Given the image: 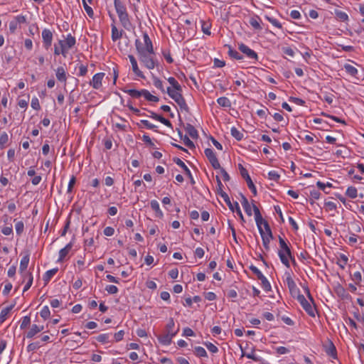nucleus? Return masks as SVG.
<instances>
[{
  "mask_svg": "<svg viewBox=\"0 0 364 364\" xmlns=\"http://www.w3.org/2000/svg\"><path fill=\"white\" fill-rule=\"evenodd\" d=\"M221 197L223 198V200H225V203L227 204V205L228 206L230 210H232V212H234L235 208V203H231L228 195L225 192H223V193H221Z\"/></svg>",
  "mask_w": 364,
  "mask_h": 364,
  "instance_id": "nucleus-32",
  "label": "nucleus"
},
{
  "mask_svg": "<svg viewBox=\"0 0 364 364\" xmlns=\"http://www.w3.org/2000/svg\"><path fill=\"white\" fill-rule=\"evenodd\" d=\"M297 300L310 316H315V306H312L311 304L306 299L304 295L298 296Z\"/></svg>",
  "mask_w": 364,
  "mask_h": 364,
  "instance_id": "nucleus-5",
  "label": "nucleus"
},
{
  "mask_svg": "<svg viewBox=\"0 0 364 364\" xmlns=\"http://www.w3.org/2000/svg\"><path fill=\"white\" fill-rule=\"evenodd\" d=\"M50 314V312L49 308L47 306H43L40 312L41 316L45 320L49 318Z\"/></svg>",
  "mask_w": 364,
  "mask_h": 364,
  "instance_id": "nucleus-50",
  "label": "nucleus"
},
{
  "mask_svg": "<svg viewBox=\"0 0 364 364\" xmlns=\"http://www.w3.org/2000/svg\"><path fill=\"white\" fill-rule=\"evenodd\" d=\"M255 222H256L257 226L258 228L259 232H262L263 229L262 228V225L264 223V221H265V220H263L261 213L255 214Z\"/></svg>",
  "mask_w": 364,
  "mask_h": 364,
  "instance_id": "nucleus-43",
  "label": "nucleus"
},
{
  "mask_svg": "<svg viewBox=\"0 0 364 364\" xmlns=\"http://www.w3.org/2000/svg\"><path fill=\"white\" fill-rule=\"evenodd\" d=\"M175 326V322L173 318H170L166 326V333L168 334L175 333V336L177 334L179 328H178L176 331H173V328Z\"/></svg>",
  "mask_w": 364,
  "mask_h": 364,
  "instance_id": "nucleus-25",
  "label": "nucleus"
},
{
  "mask_svg": "<svg viewBox=\"0 0 364 364\" xmlns=\"http://www.w3.org/2000/svg\"><path fill=\"white\" fill-rule=\"evenodd\" d=\"M352 280L355 282L356 285H360L362 281V275L360 272H355L353 274L350 275Z\"/></svg>",
  "mask_w": 364,
  "mask_h": 364,
  "instance_id": "nucleus-46",
  "label": "nucleus"
},
{
  "mask_svg": "<svg viewBox=\"0 0 364 364\" xmlns=\"http://www.w3.org/2000/svg\"><path fill=\"white\" fill-rule=\"evenodd\" d=\"M105 76V73H98L92 77V80L90 82V85L95 89H99L102 86V81Z\"/></svg>",
  "mask_w": 364,
  "mask_h": 364,
  "instance_id": "nucleus-12",
  "label": "nucleus"
},
{
  "mask_svg": "<svg viewBox=\"0 0 364 364\" xmlns=\"http://www.w3.org/2000/svg\"><path fill=\"white\" fill-rule=\"evenodd\" d=\"M286 282L289 289V291L293 296H296V299H298V296H303L302 294H300L299 288L297 287L296 283L294 282L291 276H288L287 277Z\"/></svg>",
  "mask_w": 364,
  "mask_h": 364,
  "instance_id": "nucleus-8",
  "label": "nucleus"
},
{
  "mask_svg": "<svg viewBox=\"0 0 364 364\" xmlns=\"http://www.w3.org/2000/svg\"><path fill=\"white\" fill-rule=\"evenodd\" d=\"M31 323V318L29 316H26L23 317L21 323L20 325L21 329L26 328L28 326H29Z\"/></svg>",
  "mask_w": 364,
  "mask_h": 364,
  "instance_id": "nucleus-53",
  "label": "nucleus"
},
{
  "mask_svg": "<svg viewBox=\"0 0 364 364\" xmlns=\"http://www.w3.org/2000/svg\"><path fill=\"white\" fill-rule=\"evenodd\" d=\"M31 105V107L36 110H39L41 109L39 101L37 97H33L32 99Z\"/></svg>",
  "mask_w": 364,
  "mask_h": 364,
  "instance_id": "nucleus-61",
  "label": "nucleus"
},
{
  "mask_svg": "<svg viewBox=\"0 0 364 364\" xmlns=\"http://www.w3.org/2000/svg\"><path fill=\"white\" fill-rule=\"evenodd\" d=\"M153 84L156 87L160 89L163 92H165L164 85H163V82L159 78L154 77V80H153Z\"/></svg>",
  "mask_w": 364,
  "mask_h": 364,
  "instance_id": "nucleus-55",
  "label": "nucleus"
},
{
  "mask_svg": "<svg viewBox=\"0 0 364 364\" xmlns=\"http://www.w3.org/2000/svg\"><path fill=\"white\" fill-rule=\"evenodd\" d=\"M58 271V268H53L46 272V274L43 276V280L46 284L51 279V278L57 273Z\"/></svg>",
  "mask_w": 364,
  "mask_h": 364,
  "instance_id": "nucleus-28",
  "label": "nucleus"
},
{
  "mask_svg": "<svg viewBox=\"0 0 364 364\" xmlns=\"http://www.w3.org/2000/svg\"><path fill=\"white\" fill-rule=\"evenodd\" d=\"M217 102L218 105L223 107H230L231 106V102L228 98L226 97H221L217 100Z\"/></svg>",
  "mask_w": 364,
  "mask_h": 364,
  "instance_id": "nucleus-35",
  "label": "nucleus"
},
{
  "mask_svg": "<svg viewBox=\"0 0 364 364\" xmlns=\"http://www.w3.org/2000/svg\"><path fill=\"white\" fill-rule=\"evenodd\" d=\"M105 290L110 294H114L118 292V288L114 285H107Z\"/></svg>",
  "mask_w": 364,
  "mask_h": 364,
  "instance_id": "nucleus-58",
  "label": "nucleus"
},
{
  "mask_svg": "<svg viewBox=\"0 0 364 364\" xmlns=\"http://www.w3.org/2000/svg\"><path fill=\"white\" fill-rule=\"evenodd\" d=\"M239 169L240 171V174L242 177L246 181L248 188L252 191L254 196L257 195V189L255 186L254 185L250 176L248 174V172L245 168H244L241 164H239Z\"/></svg>",
  "mask_w": 364,
  "mask_h": 364,
  "instance_id": "nucleus-4",
  "label": "nucleus"
},
{
  "mask_svg": "<svg viewBox=\"0 0 364 364\" xmlns=\"http://www.w3.org/2000/svg\"><path fill=\"white\" fill-rule=\"evenodd\" d=\"M143 38L144 41V44L139 39H136L135 41L136 49L138 55L146 51L151 53H154V47L152 42L149 35L146 32L143 33Z\"/></svg>",
  "mask_w": 364,
  "mask_h": 364,
  "instance_id": "nucleus-2",
  "label": "nucleus"
},
{
  "mask_svg": "<svg viewBox=\"0 0 364 364\" xmlns=\"http://www.w3.org/2000/svg\"><path fill=\"white\" fill-rule=\"evenodd\" d=\"M29 260V254H26L25 256L23 257V258L21 260L19 272L23 274V276H24V274L26 273L25 271L28 267Z\"/></svg>",
  "mask_w": 364,
  "mask_h": 364,
  "instance_id": "nucleus-17",
  "label": "nucleus"
},
{
  "mask_svg": "<svg viewBox=\"0 0 364 364\" xmlns=\"http://www.w3.org/2000/svg\"><path fill=\"white\" fill-rule=\"evenodd\" d=\"M181 139L183 140L184 144L189 149L195 148L194 143L186 135H184Z\"/></svg>",
  "mask_w": 364,
  "mask_h": 364,
  "instance_id": "nucleus-56",
  "label": "nucleus"
},
{
  "mask_svg": "<svg viewBox=\"0 0 364 364\" xmlns=\"http://www.w3.org/2000/svg\"><path fill=\"white\" fill-rule=\"evenodd\" d=\"M264 225V229H265V235H268L269 237H273V235L270 228V226L269 225L268 223L265 220L262 223Z\"/></svg>",
  "mask_w": 364,
  "mask_h": 364,
  "instance_id": "nucleus-60",
  "label": "nucleus"
},
{
  "mask_svg": "<svg viewBox=\"0 0 364 364\" xmlns=\"http://www.w3.org/2000/svg\"><path fill=\"white\" fill-rule=\"evenodd\" d=\"M194 353L198 357H207V352L203 347L197 346L194 349Z\"/></svg>",
  "mask_w": 364,
  "mask_h": 364,
  "instance_id": "nucleus-44",
  "label": "nucleus"
},
{
  "mask_svg": "<svg viewBox=\"0 0 364 364\" xmlns=\"http://www.w3.org/2000/svg\"><path fill=\"white\" fill-rule=\"evenodd\" d=\"M73 247V243H68L64 248L61 249L59 252L58 262L63 261L65 257L68 255L69 252Z\"/></svg>",
  "mask_w": 364,
  "mask_h": 364,
  "instance_id": "nucleus-18",
  "label": "nucleus"
},
{
  "mask_svg": "<svg viewBox=\"0 0 364 364\" xmlns=\"http://www.w3.org/2000/svg\"><path fill=\"white\" fill-rule=\"evenodd\" d=\"M279 243L280 248L278 251V255L282 263L289 268L290 267L289 259H293L291 249L285 240L280 236H279Z\"/></svg>",
  "mask_w": 364,
  "mask_h": 364,
  "instance_id": "nucleus-1",
  "label": "nucleus"
},
{
  "mask_svg": "<svg viewBox=\"0 0 364 364\" xmlns=\"http://www.w3.org/2000/svg\"><path fill=\"white\" fill-rule=\"evenodd\" d=\"M167 93L168 95L175 101L177 102L179 99L183 97V95H181V91H175L171 87L167 88Z\"/></svg>",
  "mask_w": 364,
  "mask_h": 364,
  "instance_id": "nucleus-22",
  "label": "nucleus"
},
{
  "mask_svg": "<svg viewBox=\"0 0 364 364\" xmlns=\"http://www.w3.org/2000/svg\"><path fill=\"white\" fill-rule=\"evenodd\" d=\"M210 28H211V25L207 22H205V21H203V23H202V31L206 34V35H208L210 36L211 34V32H210Z\"/></svg>",
  "mask_w": 364,
  "mask_h": 364,
  "instance_id": "nucleus-52",
  "label": "nucleus"
},
{
  "mask_svg": "<svg viewBox=\"0 0 364 364\" xmlns=\"http://www.w3.org/2000/svg\"><path fill=\"white\" fill-rule=\"evenodd\" d=\"M9 141V136L6 132H3L0 136V149H3L5 144Z\"/></svg>",
  "mask_w": 364,
  "mask_h": 364,
  "instance_id": "nucleus-48",
  "label": "nucleus"
},
{
  "mask_svg": "<svg viewBox=\"0 0 364 364\" xmlns=\"http://www.w3.org/2000/svg\"><path fill=\"white\" fill-rule=\"evenodd\" d=\"M173 161L178 166H179L181 168H182L183 169L184 173H186V174L190 178L191 183L192 184H194L195 183V181H194V179L193 178L190 169L188 168V166L184 164V162L182 160H181L180 159H178V158H174L173 159Z\"/></svg>",
  "mask_w": 364,
  "mask_h": 364,
  "instance_id": "nucleus-10",
  "label": "nucleus"
},
{
  "mask_svg": "<svg viewBox=\"0 0 364 364\" xmlns=\"http://www.w3.org/2000/svg\"><path fill=\"white\" fill-rule=\"evenodd\" d=\"M326 352L333 358H336L337 356L336 347L332 342H330L329 346L328 348H326Z\"/></svg>",
  "mask_w": 364,
  "mask_h": 364,
  "instance_id": "nucleus-39",
  "label": "nucleus"
},
{
  "mask_svg": "<svg viewBox=\"0 0 364 364\" xmlns=\"http://www.w3.org/2000/svg\"><path fill=\"white\" fill-rule=\"evenodd\" d=\"M122 36V31H119L117 28L114 25H112V39L113 41H116L121 38Z\"/></svg>",
  "mask_w": 364,
  "mask_h": 364,
  "instance_id": "nucleus-29",
  "label": "nucleus"
},
{
  "mask_svg": "<svg viewBox=\"0 0 364 364\" xmlns=\"http://www.w3.org/2000/svg\"><path fill=\"white\" fill-rule=\"evenodd\" d=\"M238 49L245 54L248 58L253 59L255 61L258 60V55L255 51L250 48L244 43L239 44Z\"/></svg>",
  "mask_w": 364,
  "mask_h": 364,
  "instance_id": "nucleus-7",
  "label": "nucleus"
},
{
  "mask_svg": "<svg viewBox=\"0 0 364 364\" xmlns=\"http://www.w3.org/2000/svg\"><path fill=\"white\" fill-rule=\"evenodd\" d=\"M82 4H83V7H84L86 13L89 16V17L92 18L94 16L93 10L90 6L87 5L86 0H82Z\"/></svg>",
  "mask_w": 364,
  "mask_h": 364,
  "instance_id": "nucleus-51",
  "label": "nucleus"
},
{
  "mask_svg": "<svg viewBox=\"0 0 364 364\" xmlns=\"http://www.w3.org/2000/svg\"><path fill=\"white\" fill-rule=\"evenodd\" d=\"M357 189L353 186H350L348 188L346 194L350 198H355L358 196Z\"/></svg>",
  "mask_w": 364,
  "mask_h": 364,
  "instance_id": "nucleus-45",
  "label": "nucleus"
},
{
  "mask_svg": "<svg viewBox=\"0 0 364 364\" xmlns=\"http://www.w3.org/2000/svg\"><path fill=\"white\" fill-rule=\"evenodd\" d=\"M250 24L255 29L257 30H261L262 27L260 26V23L255 19V18H251L250 20Z\"/></svg>",
  "mask_w": 364,
  "mask_h": 364,
  "instance_id": "nucleus-64",
  "label": "nucleus"
},
{
  "mask_svg": "<svg viewBox=\"0 0 364 364\" xmlns=\"http://www.w3.org/2000/svg\"><path fill=\"white\" fill-rule=\"evenodd\" d=\"M41 347L38 342L31 343L27 346L28 352L34 351Z\"/></svg>",
  "mask_w": 364,
  "mask_h": 364,
  "instance_id": "nucleus-59",
  "label": "nucleus"
},
{
  "mask_svg": "<svg viewBox=\"0 0 364 364\" xmlns=\"http://www.w3.org/2000/svg\"><path fill=\"white\" fill-rule=\"evenodd\" d=\"M64 42H65V46L66 47V54H67L68 50L75 46L76 41H75V37L72 36L71 34H69V35H68V36L65 38V40L64 41Z\"/></svg>",
  "mask_w": 364,
  "mask_h": 364,
  "instance_id": "nucleus-24",
  "label": "nucleus"
},
{
  "mask_svg": "<svg viewBox=\"0 0 364 364\" xmlns=\"http://www.w3.org/2000/svg\"><path fill=\"white\" fill-rule=\"evenodd\" d=\"M336 295L343 300H348L351 299L350 295L347 292L346 289L341 285H337L334 289Z\"/></svg>",
  "mask_w": 364,
  "mask_h": 364,
  "instance_id": "nucleus-11",
  "label": "nucleus"
},
{
  "mask_svg": "<svg viewBox=\"0 0 364 364\" xmlns=\"http://www.w3.org/2000/svg\"><path fill=\"white\" fill-rule=\"evenodd\" d=\"M58 44L60 46V48L56 44L54 45V54L55 55H59L60 54H62L63 57L66 58V47L65 46L64 41L60 40L58 41Z\"/></svg>",
  "mask_w": 364,
  "mask_h": 364,
  "instance_id": "nucleus-14",
  "label": "nucleus"
},
{
  "mask_svg": "<svg viewBox=\"0 0 364 364\" xmlns=\"http://www.w3.org/2000/svg\"><path fill=\"white\" fill-rule=\"evenodd\" d=\"M205 345L211 353H215L218 351V347L211 343H205Z\"/></svg>",
  "mask_w": 364,
  "mask_h": 364,
  "instance_id": "nucleus-63",
  "label": "nucleus"
},
{
  "mask_svg": "<svg viewBox=\"0 0 364 364\" xmlns=\"http://www.w3.org/2000/svg\"><path fill=\"white\" fill-rule=\"evenodd\" d=\"M23 228L24 224L22 221H18L16 223L15 229L17 235H20L23 232Z\"/></svg>",
  "mask_w": 364,
  "mask_h": 364,
  "instance_id": "nucleus-54",
  "label": "nucleus"
},
{
  "mask_svg": "<svg viewBox=\"0 0 364 364\" xmlns=\"http://www.w3.org/2000/svg\"><path fill=\"white\" fill-rule=\"evenodd\" d=\"M259 233L262 237V244H263L264 249L267 251H269L270 250L269 242L273 239V237H268V235H266L264 230H262V232H259Z\"/></svg>",
  "mask_w": 364,
  "mask_h": 364,
  "instance_id": "nucleus-21",
  "label": "nucleus"
},
{
  "mask_svg": "<svg viewBox=\"0 0 364 364\" xmlns=\"http://www.w3.org/2000/svg\"><path fill=\"white\" fill-rule=\"evenodd\" d=\"M153 54L154 53H151L146 51L138 55L141 63H142L144 66L149 70L154 69L156 65L155 60L152 57Z\"/></svg>",
  "mask_w": 364,
  "mask_h": 364,
  "instance_id": "nucleus-3",
  "label": "nucleus"
},
{
  "mask_svg": "<svg viewBox=\"0 0 364 364\" xmlns=\"http://www.w3.org/2000/svg\"><path fill=\"white\" fill-rule=\"evenodd\" d=\"M241 204H242L245 213L248 215H252V208L248 202V200L244 196H242Z\"/></svg>",
  "mask_w": 364,
  "mask_h": 364,
  "instance_id": "nucleus-27",
  "label": "nucleus"
},
{
  "mask_svg": "<svg viewBox=\"0 0 364 364\" xmlns=\"http://www.w3.org/2000/svg\"><path fill=\"white\" fill-rule=\"evenodd\" d=\"M228 46V55L236 60H242L243 58V56L238 53L237 50L232 49L230 46Z\"/></svg>",
  "mask_w": 364,
  "mask_h": 364,
  "instance_id": "nucleus-34",
  "label": "nucleus"
},
{
  "mask_svg": "<svg viewBox=\"0 0 364 364\" xmlns=\"http://www.w3.org/2000/svg\"><path fill=\"white\" fill-rule=\"evenodd\" d=\"M143 97L149 102H157L159 101L158 97L151 95L147 90H143Z\"/></svg>",
  "mask_w": 364,
  "mask_h": 364,
  "instance_id": "nucleus-30",
  "label": "nucleus"
},
{
  "mask_svg": "<svg viewBox=\"0 0 364 364\" xmlns=\"http://www.w3.org/2000/svg\"><path fill=\"white\" fill-rule=\"evenodd\" d=\"M55 75L58 81L64 82V87H65L67 75L66 72L63 67L60 66L55 70Z\"/></svg>",
  "mask_w": 364,
  "mask_h": 364,
  "instance_id": "nucleus-15",
  "label": "nucleus"
},
{
  "mask_svg": "<svg viewBox=\"0 0 364 364\" xmlns=\"http://www.w3.org/2000/svg\"><path fill=\"white\" fill-rule=\"evenodd\" d=\"M42 38L44 47L46 49H48L52 44L53 41V33L49 29L45 28L42 31Z\"/></svg>",
  "mask_w": 364,
  "mask_h": 364,
  "instance_id": "nucleus-9",
  "label": "nucleus"
},
{
  "mask_svg": "<svg viewBox=\"0 0 364 364\" xmlns=\"http://www.w3.org/2000/svg\"><path fill=\"white\" fill-rule=\"evenodd\" d=\"M325 207L328 211L335 210L337 208L336 203L332 201L326 202Z\"/></svg>",
  "mask_w": 364,
  "mask_h": 364,
  "instance_id": "nucleus-62",
  "label": "nucleus"
},
{
  "mask_svg": "<svg viewBox=\"0 0 364 364\" xmlns=\"http://www.w3.org/2000/svg\"><path fill=\"white\" fill-rule=\"evenodd\" d=\"M269 178L275 181H277L279 178L280 175L275 171H271L268 173Z\"/></svg>",
  "mask_w": 364,
  "mask_h": 364,
  "instance_id": "nucleus-57",
  "label": "nucleus"
},
{
  "mask_svg": "<svg viewBox=\"0 0 364 364\" xmlns=\"http://www.w3.org/2000/svg\"><path fill=\"white\" fill-rule=\"evenodd\" d=\"M205 156L208 158L209 162L215 169L220 168V164L214 153V151L210 149L207 148L204 151Z\"/></svg>",
  "mask_w": 364,
  "mask_h": 364,
  "instance_id": "nucleus-6",
  "label": "nucleus"
},
{
  "mask_svg": "<svg viewBox=\"0 0 364 364\" xmlns=\"http://www.w3.org/2000/svg\"><path fill=\"white\" fill-rule=\"evenodd\" d=\"M24 278H27L28 279V282L27 284L25 285L24 288H23V292L26 291L27 290L29 289V288L31 287L32 285V283H33V275L31 272H27V273H25L24 274V276H23Z\"/></svg>",
  "mask_w": 364,
  "mask_h": 364,
  "instance_id": "nucleus-38",
  "label": "nucleus"
},
{
  "mask_svg": "<svg viewBox=\"0 0 364 364\" xmlns=\"http://www.w3.org/2000/svg\"><path fill=\"white\" fill-rule=\"evenodd\" d=\"M96 340L102 344L107 343L110 342L109 335L108 333L100 334L97 337H96Z\"/></svg>",
  "mask_w": 364,
  "mask_h": 364,
  "instance_id": "nucleus-42",
  "label": "nucleus"
},
{
  "mask_svg": "<svg viewBox=\"0 0 364 364\" xmlns=\"http://www.w3.org/2000/svg\"><path fill=\"white\" fill-rule=\"evenodd\" d=\"M344 68L348 73L353 76H355L358 73V70L350 64L345 65Z\"/></svg>",
  "mask_w": 364,
  "mask_h": 364,
  "instance_id": "nucleus-49",
  "label": "nucleus"
},
{
  "mask_svg": "<svg viewBox=\"0 0 364 364\" xmlns=\"http://www.w3.org/2000/svg\"><path fill=\"white\" fill-rule=\"evenodd\" d=\"M114 5L118 16L127 12L125 6L120 0H114Z\"/></svg>",
  "mask_w": 364,
  "mask_h": 364,
  "instance_id": "nucleus-19",
  "label": "nucleus"
},
{
  "mask_svg": "<svg viewBox=\"0 0 364 364\" xmlns=\"http://www.w3.org/2000/svg\"><path fill=\"white\" fill-rule=\"evenodd\" d=\"M122 91L125 93H127L133 98L137 99V98H139L141 96H143V90H134V89H129V90L123 89Z\"/></svg>",
  "mask_w": 364,
  "mask_h": 364,
  "instance_id": "nucleus-20",
  "label": "nucleus"
},
{
  "mask_svg": "<svg viewBox=\"0 0 364 364\" xmlns=\"http://www.w3.org/2000/svg\"><path fill=\"white\" fill-rule=\"evenodd\" d=\"M39 328H38V326L36 325V324H33L31 326V328H30V330L27 332L26 333V337L28 338H33V336H35L38 333H39L38 331Z\"/></svg>",
  "mask_w": 364,
  "mask_h": 364,
  "instance_id": "nucleus-36",
  "label": "nucleus"
},
{
  "mask_svg": "<svg viewBox=\"0 0 364 364\" xmlns=\"http://www.w3.org/2000/svg\"><path fill=\"white\" fill-rule=\"evenodd\" d=\"M259 279L261 281L262 288L266 291H271V289H272L271 285H270L269 282H268V280L267 279V278L264 275L262 276Z\"/></svg>",
  "mask_w": 364,
  "mask_h": 364,
  "instance_id": "nucleus-41",
  "label": "nucleus"
},
{
  "mask_svg": "<svg viewBox=\"0 0 364 364\" xmlns=\"http://www.w3.org/2000/svg\"><path fill=\"white\" fill-rule=\"evenodd\" d=\"M176 102L178 105L181 109L185 110L187 112H189V108H188L183 97H181V99H179L178 100H177V102Z\"/></svg>",
  "mask_w": 364,
  "mask_h": 364,
  "instance_id": "nucleus-47",
  "label": "nucleus"
},
{
  "mask_svg": "<svg viewBox=\"0 0 364 364\" xmlns=\"http://www.w3.org/2000/svg\"><path fill=\"white\" fill-rule=\"evenodd\" d=\"M118 16H119L121 23L122 24V26L124 28H127L128 26L130 25V21H129V14L127 12L124 13L121 15H119Z\"/></svg>",
  "mask_w": 364,
  "mask_h": 364,
  "instance_id": "nucleus-31",
  "label": "nucleus"
},
{
  "mask_svg": "<svg viewBox=\"0 0 364 364\" xmlns=\"http://www.w3.org/2000/svg\"><path fill=\"white\" fill-rule=\"evenodd\" d=\"M13 307H14V306L11 305L10 306H7V307L3 309L1 311V313H0V323H2L3 322H4V321L6 319V316H7L8 314L13 309Z\"/></svg>",
  "mask_w": 364,
  "mask_h": 364,
  "instance_id": "nucleus-33",
  "label": "nucleus"
},
{
  "mask_svg": "<svg viewBox=\"0 0 364 364\" xmlns=\"http://www.w3.org/2000/svg\"><path fill=\"white\" fill-rule=\"evenodd\" d=\"M175 336V333H166L162 336H158L159 341L162 344L165 346L170 345L172 342V338Z\"/></svg>",
  "mask_w": 364,
  "mask_h": 364,
  "instance_id": "nucleus-16",
  "label": "nucleus"
},
{
  "mask_svg": "<svg viewBox=\"0 0 364 364\" xmlns=\"http://www.w3.org/2000/svg\"><path fill=\"white\" fill-rule=\"evenodd\" d=\"M129 58L130 63L132 64L133 72L136 74V76H138L141 78H144V75L143 73L139 69V67L137 65V62H136L135 58L134 57V55H129Z\"/></svg>",
  "mask_w": 364,
  "mask_h": 364,
  "instance_id": "nucleus-13",
  "label": "nucleus"
},
{
  "mask_svg": "<svg viewBox=\"0 0 364 364\" xmlns=\"http://www.w3.org/2000/svg\"><path fill=\"white\" fill-rule=\"evenodd\" d=\"M151 208L155 211L156 216L159 218L163 217V213L160 209L159 204L158 201L153 200L150 203Z\"/></svg>",
  "mask_w": 364,
  "mask_h": 364,
  "instance_id": "nucleus-26",
  "label": "nucleus"
},
{
  "mask_svg": "<svg viewBox=\"0 0 364 364\" xmlns=\"http://www.w3.org/2000/svg\"><path fill=\"white\" fill-rule=\"evenodd\" d=\"M185 129L186 132L188 134V135L193 139H197L198 137V131L191 124H187L185 127Z\"/></svg>",
  "mask_w": 364,
  "mask_h": 364,
  "instance_id": "nucleus-23",
  "label": "nucleus"
},
{
  "mask_svg": "<svg viewBox=\"0 0 364 364\" xmlns=\"http://www.w3.org/2000/svg\"><path fill=\"white\" fill-rule=\"evenodd\" d=\"M230 132L231 135L237 141H240L244 136L243 134L234 127L231 128Z\"/></svg>",
  "mask_w": 364,
  "mask_h": 364,
  "instance_id": "nucleus-40",
  "label": "nucleus"
},
{
  "mask_svg": "<svg viewBox=\"0 0 364 364\" xmlns=\"http://www.w3.org/2000/svg\"><path fill=\"white\" fill-rule=\"evenodd\" d=\"M334 14L341 21L345 22L348 20V16L346 12L336 9Z\"/></svg>",
  "mask_w": 364,
  "mask_h": 364,
  "instance_id": "nucleus-37",
  "label": "nucleus"
}]
</instances>
